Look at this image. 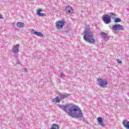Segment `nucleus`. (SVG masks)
<instances>
[{
  "instance_id": "obj_6",
  "label": "nucleus",
  "mask_w": 129,
  "mask_h": 129,
  "mask_svg": "<svg viewBox=\"0 0 129 129\" xmlns=\"http://www.w3.org/2000/svg\"><path fill=\"white\" fill-rule=\"evenodd\" d=\"M112 30H113L114 33H116L117 31H120L123 30V26L120 24H117L112 26Z\"/></svg>"
},
{
  "instance_id": "obj_5",
  "label": "nucleus",
  "mask_w": 129,
  "mask_h": 129,
  "mask_svg": "<svg viewBox=\"0 0 129 129\" xmlns=\"http://www.w3.org/2000/svg\"><path fill=\"white\" fill-rule=\"evenodd\" d=\"M99 84L101 87H106L108 85V82L106 80H104L103 79H99L98 80Z\"/></svg>"
},
{
  "instance_id": "obj_17",
  "label": "nucleus",
  "mask_w": 129,
  "mask_h": 129,
  "mask_svg": "<svg viewBox=\"0 0 129 129\" xmlns=\"http://www.w3.org/2000/svg\"><path fill=\"white\" fill-rule=\"evenodd\" d=\"M50 129H59V125L57 124H53Z\"/></svg>"
},
{
  "instance_id": "obj_10",
  "label": "nucleus",
  "mask_w": 129,
  "mask_h": 129,
  "mask_svg": "<svg viewBox=\"0 0 129 129\" xmlns=\"http://www.w3.org/2000/svg\"><path fill=\"white\" fill-rule=\"evenodd\" d=\"M58 96L59 97V99H60V100H62V99H65V98H67V97L69 96V94L66 93H60Z\"/></svg>"
},
{
  "instance_id": "obj_27",
  "label": "nucleus",
  "mask_w": 129,
  "mask_h": 129,
  "mask_svg": "<svg viewBox=\"0 0 129 129\" xmlns=\"http://www.w3.org/2000/svg\"><path fill=\"white\" fill-rule=\"evenodd\" d=\"M52 102H56V98H54L52 100Z\"/></svg>"
},
{
  "instance_id": "obj_30",
  "label": "nucleus",
  "mask_w": 129,
  "mask_h": 129,
  "mask_svg": "<svg viewBox=\"0 0 129 129\" xmlns=\"http://www.w3.org/2000/svg\"><path fill=\"white\" fill-rule=\"evenodd\" d=\"M127 95H128V96H129V93H127Z\"/></svg>"
},
{
  "instance_id": "obj_22",
  "label": "nucleus",
  "mask_w": 129,
  "mask_h": 129,
  "mask_svg": "<svg viewBox=\"0 0 129 129\" xmlns=\"http://www.w3.org/2000/svg\"><path fill=\"white\" fill-rule=\"evenodd\" d=\"M60 77V78H64V77H65V76L64 75V73H61Z\"/></svg>"
},
{
  "instance_id": "obj_11",
  "label": "nucleus",
  "mask_w": 129,
  "mask_h": 129,
  "mask_svg": "<svg viewBox=\"0 0 129 129\" xmlns=\"http://www.w3.org/2000/svg\"><path fill=\"white\" fill-rule=\"evenodd\" d=\"M122 123L125 128L129 129V121L125 119L123 120Z\"/></svg>"
},
{
  "instance_id": "obj_1",
  "label": "nucleus",
  "mask_w": 129,
  "mask_h": 129,
  "mask_svg": "<svg viewBox=\"0 0 129 129\" xmlns=\"http://www.w3.org/2000/svg\"><path fill=\"white\" fill-rule=\"evenodd\" d=\"M69 115L72 117L79 118V120H81V118H83L82 111L79 107L74 105L69 107Z\"/></svg>"
},
{
  "instance_id": "obj_26",
  "label": "nucleus",
  "mask_w": 129,
  "mask_h": 129,
  "mask_svg": "<svg viewBox=\"0 0 129 129\" xmlns=\"http://www.w3.org/2000/svg\"><path fill=\"white\" fill-rule=\"evenodd\" d=\"M12 26H13V28H15L16 27V22L13 23Z\"/></svg>"
},
{
  "instance_id": "obj_8",
  "label": "nucleus",
  "mask_w": 129,
  "mask_h": 129,
  "mask_svg": "<svg viewBox=\"0 0 129 129\" xmlns=\"http://www.w3.org/2000/svg\"><path fill=\"white\" fill-rule=\"evenodd\" d=\"M72 106V105H69V104H66L65 105L60 106V108L63 110V111H66L68 114H69V107Z\"/></svg>"
},
{
  "instance_id": "obj_2",
  "label": "nucleus",
  "mask_w": 129,
  "mask_h": 129,
  "mask_svg": "<svg viewBox=\"0 0 129 129\" xmlns=\"http://www.w3.org/2000/svg\"><path fill=\"white\" fill-rule=\"evenodd\" d=\"M84 36L83 39L86 42H88L90 44H94L96 40L94 38H93V33L89 29H86L83 32Z\"/></svg>"
},
{
  "instance_id": "obj_9",
  "label": "nucleus",
  "mask_w": 129,
  "mask_h": 129,
  "mask_svg": "<svg viewBox=\"0 0 129 129\" xmlns=\"http://www.w3.org/2000/svg\"><path fill=\"white\" fill-rule=\"evenodd\" d=\"M20 48V44H16L15 45H14L12 48V53H14V54H17V53H19L20 52L19 49Z\"/></svg>"
},
{
  "instance_id": "obj_24",
  "label": "nucleus",
  "mask_w": 129,
  "mask_h": 129,
  "mask_svg": "<svg viewBox=\"0 0 129 129\" xmlns=\"http://www.w3.org/2000/svg\"><path fill=\"white\" fill-rule=\"evenodd\" d=\"M117 63H122L121 60L119 59H117L116 60Z\"/></svg>"
},
{
  "instance_id": "obj_28",
  "label": "nucleus",
  "mask_w": 129,
  "mask_h": 129,
  "mask_svg": "<svg viewBox=\"0 0 129 129\" xmlns=\"http://www.w3.org/2000/svg\"><path fill=\"white\" fill-rule=\"evenodd\" d=\"M24 72H28V70H27V69H24Z\"/></svg>"
},
{
  "instance_id": "obj_15",
  "label": "nucleus",
  "mask_w": 129,
  "mask_h": 129,
  "mask_svg": "<svg viewBox=\"0 0 129 129\" xmlns=\"http://www.w3.org/2000/svg\"><path fill=\"white\" fill-rule=\"evenodd\" d=\"M32 31H34L33 33L34 35H36V36H38V37H43V34H42V33L35 31L34 30H32Z\"/></svg>"
},
{
  "instance_id": "obj_7",
  "label": "nucleus",
  "mask_w": 129,
  "mask_h": 129,
  "mask_svg": "<svg viewBox=\"0 0 129 129\" xmlns=\"http://www.w3.org/2000/svg\"><path fill=\"white\" fill-rule=\"evenodd\" d=\"M74 12L73 8L69 5L66 7V13L69 15H72Z\"/></svg>"
},
{
  "instance_id": "obj_12",
  "label": "nucleus",
  "mask_w": 129,
  "mask_h": 129,
  "mask_svg": "<svg viewBox=\"0 0 129 129\" xmlns=\"http://www.w3.org/2000/svg\"><path fill=\"white\" fill-rule=\"evenodd\" d=\"M98 123L102 126V127H104L105 126V124H103V120H102V118L101 117H99L97 118Z\"/></svg>"
},
{
  "instance_id": "obj_19",
  "label": "nucleus",
  "mask_w": 129,
  "mask_h": 129,
  "mask_svg": "<svg viewBox=\"0 0 129 129\" xmlns=\"http://www.w3.org/2000/svg\"><path fill=\"white\" fill-rule=\"evenodd\" d=\"M114 23H120L121 22L120 18H115L114 20Z\"/></svg>"
},
{
  "instance_id": "obj_14",
  "label": "nucleus",
  "mask_w": 129,
  "mask_h": 129,
  "mask_svg": "<svg viewBox=\"0 0 129 129\" xmlns=\"http://www.w3.org/2000/svg\"><path fill=\"white\" fill-rule=\"evenodd\" d=\"M16 25L18 28H24L25 27V24L23 22H17Z\"/></svg>"
},
{
  "instance_id": "obj_18",
  "label": "nucleus",
  "mask_w": 129,
  "mask_h": 129,
  "mask_svg": "<svg viewBox=\"0 0 129 129\" xmlns=\"http://www.w3.org/2000/svg\"><path fill=\"white\" fill-rule=\"evenodd\" d=\"M109 15L111 16L110 17L113 19H115L116 17V15H115L114 13H109Z\"/></svg>"
},
{
  "instance_id": "obj_25",
  "label": "nucleus",
  "mask_w": 129,
  "mask_h": 129,
  "mask_svg": "<svg viewBox=\"0 0 129 129\" xmlns=\"http://www.w3.org/2000/svg\"><path fill=\"white\" fill-rule=\"evenodd\" d=\"M70 32H71V29L68 28L67 29V33H70Z\"/></svg>"
},
{
  "instance_id": "obj_21",
  "label": "nucleus",
  "mask_w": 129,
  "mask_h": 129,
  "mask_svg": "<svg viewBox=\"0 0 129 129\" xmlns=\"http://www.w3.org/2000/svg\"><path fill=\"white\" fill-rule=\"evenodd\" d=\"M59 97H55V100L56 101V102H60V101L61 100V99H60V98H59Z\"/></svg>"
},
{
  "instance_id": "obj_20",
  "label": "nucleus",
  "mask_w": 129,
  "mask_h": 129,
  "mask_svg": "<svg viewBox=\"0 0 129 129\" xmlns=\"http://www.w3.org/2000/svg\"><path fill=\"white\" fill-rule=\"evenodd\" d=\"M23 119H24L23 118V116H21L18 118L17 120H18L19 121H22V120H23Z\"/></svg>"
},
{
  "instance_id": "obj_13",
  "label": "nucleus",
  "mask_w": 129,
  "mask_h": 129,
  "mask_svg": "<svg viewBox=\"0 0 129 129\" xmlns=\"http://www.w3.org/2000/svg\"><path fill=\"white\" fill-rule=\"evenodd\" d=\"M100 35L102 38H104V39H107V40L109 39L108 35H107V34L105 32H101L100 33Z\"/></svg>"
},
{
  "instance_id": "obj_4",
  "label": "nucleus",
  "mask_w": 129,
  "mask_h": 129,
  "mask_svg": "<svg viewBox=\"0 0 129 129\" xmlns=\"http://www.w3.org/2000/svg\"><path fill=\"white\" fill-rule=\"evenodd\" d=\"M64 25H65L64 20L58 21L55 23V27L58 30L62 29Z\"/></svg>"
},
{
  "instance_id": "obj_23",
  "label": "nucleus",
  "mask_w": 129,
  "mask_h": 129,
  "mask_svg": "<svg viewBox=\"0 0 129 129\" xmlns=\"http://www.w3.org/2000/svg\"><path fill=\"white\" fill-rule=\"evenodd\" d=\"M83 119V121L84 122H86V120L85 119V118H84V116H83V118H81V120H82Z\"/></svg>"
},
{
  "instance_id": "obj_16",
  "label": "nucleus",
  "mask_w": 129,
  "mask_h": 129,
  "mask_svg": "<svg viewBox=\"0 0 129 129\" xmlns=\"http://www.w3.org/2000/svg\"><path fill=\"white\" fill-rule=\"evenodd\" d=\"M43 10L42 9H38L37 11V14L39 16V17H43V16H45V14L44 13H41V12H42Z\"/></svg>"
},
{
  "instance_id": "obj_29",
  "label": "nucleus",
  "mask_w": 129,
  "mask_h": 129,
  "mask_svg": "<svg viewBox=\"0 0 129 129\" xmlns=\"http://www.w3.org/2000/svg\"><path fill=\"white\" fill-rule=\"evenodd\" d=\"M0 19H3V15L0 14Z\"/></svg>"
},
{
  "instance_id": "obj_3",
  "label": "nucleus",
  "mask_w": 129,
  "mask_h": 129,
  "mask_svg": "<svg viewBox=\"0 0 129 129\" xmlns=\"http://www.w3.org/2000/svg\"><path fill=\"white\" fill-rule=\"evenodd\" d=\"M102 21L105 24H108L111 22V17L107 14L103 15L102 16Z\"/></svg>"
}]
</instances>
